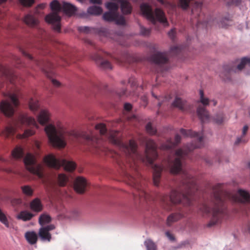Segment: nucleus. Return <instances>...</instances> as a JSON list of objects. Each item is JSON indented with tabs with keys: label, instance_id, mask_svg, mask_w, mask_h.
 <instances>
[{
	"label": "nucleus",
	"instance_id": "f257e3e1",
	"mask_svg": "<svg viewBox=\"0 0 250 250\" xmlns=\"http://www.w3.org/2000/svg\"><path fill=\"white\" fill-rule=\"evenodd\" d=\"M181 133L186 137H194L192 142L183 148L177 149L173 160H167V166L170 173L175 174L183 173L180 186L177 189H172L170 194H163L160 201L163 207L167 210L172 209V205L182 204L184 206H192L195 195L198 190L196 179L182 168V161L188 157V154L194 149L200 148L204 145L202 132H197L191 130L180 129Z\"/></svg>",
	"mask_w": 250,
	"mask_h": 250
},
{
	"label": "nucleus",
	"instance_id": "f03ea898",
	"mask_svg": "<svg viewBox=\"0 0 250 250\" xmlns=\"http://www.w3.org/2000/svg\"><path fill=\"white\" fill-rule=\"evenodd\" d=\"M95 128L99 131L101 136L104 137L109 142L118 147L121 153L119 154L120 157L126 164L125 167L129 168L134 173L133 174L136 178L138 174L141 175L138 171L139 161L151 166L153 169V184L155 186H159L163 167L154 164V160L158 157V153L157 146L152 140L143 138V142L146 144V148L145 155L142 156L138 153L137 146L134 140H130L128 143H124L119 138L118 131L113 130L107 132L105 125L103 123L97 125Z\"/></svg>",
	"mask_w": 250,
	"mask_h": 250
},
{
	"label": "nucleus",
	"instance_id": "7ed1b4c3",
	"mask_svg": "<svg viewBox=\"0 0 250 250\" xmlns=\"http://www.w3.org/2000/svg\"><path fill=\"white\" fill-rule=\"evenodd\" d=\"M229 200L234 202L250 203V195L246 190L240 189L236 194L225 191L223 184H217L212 187L211 204H203L199 208L204 216L209 217L207 227H211L220 224L226 215L225 201Z\"/></svg>",
	"mask_w": 250,
	"mask_h": 250
},
{
	"label": "nucleus",
	"instance_id": "20e7f679",
	"mask_svg": "<svg viewBox=\"0 0 250 250\" xmlns=\"http://www.w3.org/2000/svg\"><path fill=\"white\" fill-rule=\"evenodd\" d=\"M50 8L53 12L45 17V21L52 25L56 32L61 31V20L59 12L62 11L65 14L70 16L77 11V8L72 4L63 2L61 4L58 0H54L50 3Z\"/></svg>",
	"mask_w": 250,
	"mask_h": 250
},
{
	"label": "nucleus",
	"instance_id": "39448f33",
	"mask_svg": "<svg viewBox=\"0 0 250 250\" xmlns=\"http://www.w3.org/2000/svg\"><path fill=\"white\" fill-rule=\"evenodd\" d=\"M116 159L118 165L121 167L123 170H125V181L127 184L130 185L134 188L137 193H134L135 198H136V196H138L139 198L141 200H147L148 199L149 195L145 190L144 188L141 185L142 176L139 174H137V178L134 175L133 173H130L129 168H126L125 166L126 164L120 157L119 153H115Z\"/></svg>",
	"mask_w": 250,
	"mask_h": 250
},
{
	"label": "nucleus",
	"instance_id": "423d86ee",
	"mask_svg": "<svg viewBox=\"0 0 250 250\" xmlns=\"http://www.w3.org/2000/svg\"><path fill=\"white\" fill-rule=\"evenodd\" d=\"M140 10L142 15L153 24L158 21L164 24L165 26L168 25L165 13L161 9L156 8L153 11L149 4L143 3L140 5Z\"/></svg>",
	"mask_w": 250,
	"mask_h": 250
},
{
	"label": "nucleus",
	"instance_id": "0eeeda50",
	"mask_svg": "<svg viewBox=\"0 0 250 250\" xmlns=\"http://www.w3.org/2000/svg\"><path fill=\"white\" fill-rule=\"evenodd\" d=\"M44 130L48 138L50 143L54 146L63 148L66 146L64 140V131L62 128L57 129L52 124L47 125Z\"/></svg>",
	"mask_w": 250,
	"mask_h": 250
},
{
	"label": "nucleus",
	"instance_id": "6e6552de",
	"mask_svg": "<svg viewBox=\"0 0 250 250\" xmlns=\"http://www.w3.org/2000/svg\"><path fill=\"white\" fill-rule=\"evenodd\" d=\"M44 163L49 167L59 169L63 167L65 170L72 171L75 170L76 165L72 162L65 159H58L53 154H49L44 158Z\"/></svg>",
	"mask_w": 250,
	"mask_h": 250
},
{
	"label": "nucleus",
	"instance_id": "1a4fd4ad",
	"mask_svg": "<svg viewBox=\"0 0 250 250\" xmlns=\"http://www.w3.org/2000/svg\"><path fill=\"white\" fill-rule=\"evenodd\" d=\"M247 64H250V58L248 57L242 58L240 63L237 65V68L233 66L226 65L223 67V71L220 74V76L225 81L230 80V74L233 72H236L237 70H242Z\"/></svg>",
	"mask_w": 250,
	"mask_h": 250
},
{
	"label": "nucleus",
	"instance_id": "9d476101",
	"mask_svg": "<svg viewBox=\"0 0 250 250\" xmlns=\"http://www.w3.org/2000/svg\"><path fill=\"white\" fill-rule=\"evenodd\" d=\"M24 163L26 168L31 173L37 175L39 178L43 177L42 167L36 164L35 159L31 153H27L24 158Z\"/></svg>",
	"mask_w": 250,
	"mask_h": 250
},
{
	"label": "nucleus",
	"instance_id": "9b49d317",
	"mask_svg": "<svg viewBox=\"0 0 250 250\" xmlns=\"http://www.w3.org/2000/svg\"><path fill=\"white\" fill-rule=\"evenodd\" d=\"M199 94V102L203 104V106H198L197 109V113L198 117L201 120V122H205L208 121L209 119V114L208 111L206 109L205 106L208 105L209 100L208 98L204 97V92L202 90H200Z\"/></svg>",
	"mask_w": 250,
	"mask_h": 250
},
{
	"label": "nucleus",
	"instance_id": "f8f14e48",
	"mask_svg": "<svg viewBox=\"0 0 250 250\" xmlns=\"http://www.w3.org/2000/svg\"><path fill=\"white\" fill-rule=\"evenodd\" d=\"M150 59L158 67L157 72L163 71L166 70L167 68L165 66L168 61L166 53L158 52L152 55Z\"/></svg>",
	"mask_w": 250,
	"mask_h": 250
},
{
	"label": "nucleus",
	"instance_id": "ddd939ff",
	"mask_svg": "<svg viewBox=\"0 0 250 250\" xmlns=\"http://www.w3.org/2000/svg\"><path fill=\"white\" fill-rule=\"evenodd\" d=\"M42 69L46 76L51 79V82L54 86L59 87L61 85V83L59 81L52 78L54 71L53 64L51 62H47L45 66L42 67Z\"/></svg>",
	"mask_w": 250,
	"mask_h": 250
},
{
	"label": "nucleus",
	"instance_id": "4468645a",
	"mask_svg": "<svg viewBox=\"0 0 250 250\" xmlns=\"http://www.w3.org/2000/svg\"><path fill=\"white\" fill-rule=\"evenodd\" d=\"M87 186L86 179L82 177H78L75 181L74 188L77 192L82 194L85 192Z\"/></svg>",
	"mask_w": 250,
	"mask_h": 250
},
{
	"label": "nucleus",
	"instance_id": "2eb2a0df",
	"mask_svg": "<svg viewBox=\"0 0 250 250\" xmlns=\"http://www.w3.org/2000/svg\"><path fill=\"white\" fill-rule=\"evenodd\" d=\"M83 137L88 141H90L93 143L94 147L98 150L106 152L108 149L105 146H102L101 144V140L98 138L95 137L91 135L83 134Z\"/></svg>",
	"mask_w": 250,
	"mask_h": 250
},
{
	"label": "nucleus",
	"instance_id": "dca6fc26",
	"mask_svg": "<svg viewBox=\"0 0 250 250\" xmlns=\"http://www.w3.org/2000/svg\"><path fill=\"white\" fill-rule=\"evenodd\" d=\"M91 58L102 68L104 69H112V65L110 62L109 61L104 59L101 55L99 54H94Z\"/></svg>",
	"mask_w": 250,
	"mask_h": 250
},
{
	"label": "nucleus",
	"instance_id": "f3484780",
	"mask_svg": "<svg viewBox=\"0 0 250 250\" xmlns=\"http://www.w3.org/2000/svg\"><path fill=\"white\" fill-rule=\"evenodd\" d=\"M1 111L6 116L10 117L14 114V108L11 104L7 101H2L0 104Z\"/></svg>",
	"mask_w": 250,
	"mask_h": 250
},
{
	"label": "nucleus",
	"instance_id": "a211bd4d",
	"mask_svg": "<svg viewBox=\"0 0 250 250\" xmlns=\"http://www.w3.org/2000/svg\"><path fill=\"white\" fill-rule=\"evenodd\" d=\"M172 106L182 111H186L188 109L187 102L178 97H175L174 101L172 103Z\"/></svg>",
	"mask_w": 250,
	"mask_h": 250
},
{
	"label": "nucleus",
	"instance_id": "6ab92c4d",
	"mask_svg": "<svg viewBox=\"0 0 250 250\" xmlns=\"http://www.w3.org/2000/svg\"><path fill=\"white\" fill-rule=\"evenodd\" d=\"M181 140V138L180 136L178 134H176L175 136V140L174 142H172L171 140H168L165 144H162L160 148L163 150H169L175 146L178 145Z\"/></svg>",
	"mask_w": 250,
	"mask_h": 250
},
{
	"label": "nucleus",
	"instance_id": "aec40b11",
	"mask_svg": "<svg viewBox=\"0 0 250 250\" xmlns=\"http://www.w3.org/2000/svg\"><path fill=\"white\" fill-rule=\"evenodd\" d=\"M50 114L47 110H42L38 116V121L41 125H45L49 121Z\"/></svg>",
	"mask_w": 250,
	"mask_h": 250
},
{
	"label": "nucleus",
	"instance_id": "412c9836",
	"mask_svg": "<svg viewBox=\"0 0 250 250\" xmlns=\"http://www.w3.org/2000/svg\"><path fill=\"white\" fill-rule=\"evenodd\" d=\"M181 213H173L169 215L166 220V225L170 227L174 223L177 222L183 217Z\"/></svg>",
	"mask_w": 250,
	"mask_h": 250
},
{
	"label": "nucleus",
	"instance_id": "4be33fe9",
	"mask_svg": "<svg viewBox=\"0 0 250 250\" xmlns=\"http://www.w3.org/2000/svg\"><path fill=\"white\" fill-rule=\"evenodd\" d=\"M30 207L32 211L36 212H40L42 209V205L38 198L34 199L30 202Z\"/></svg>",
	"mask_w": 250,
	"mask_h": 250
},
{
	"label": "nucleus",
	"instance_id": "5701e85b",
	"mask_svg": "<svg viewBox=\"0 0 250 250\" xmlns=\"http://www.w3.org/2000/svg\"><path fill=\"white\" fill-rule=\"evenodd\" d=\"M20 122L22 125H31L36 128L38 127V124L34 118L31 117L23 115L20 118Z\"/></svg>",
	"mask_w": 250,
	"mask_h": 250
},
{
	"label": "nucleus",
	"instance_id": "b1692460",
	"mask_svg": "<svg viewBox=\"0 0 250 250\" xmlns=\"http://www.w3.org/2000/svg\"><path fill=\"white\" fill-rule=\"evenodd\" d=\"M121 9L124 14H130L132 11V7L130 3L127 0H121Z\"/></svg>",
	"mask_w": 250,
	"mask_h": 250
},
{
	"label": "nucleus",
	"instance_id": "393cba45",
	"mask_svg": "<svg viewBox=\"0 0 250 250\" xmlns=\"http://www.w3.org/2000/svg\"><path fill=\"white\" fill-rule=\"evenodd\" d=\"M24 22L29 26L34 27L37 25L38 20L34 16L27 14L24 17Z\"/></svg>",
	"mask_w": 250,
	"mask_h": 250
},
{
	"label": "nucleus",
	"instance_id": "a878e982",
	"mask_svg": "<svg viewBox=\"0 0 250 250\" xmlns=\"http://www.w3.org/2000/svg\"><path fill=\"white\" fill-rule=\"evenodd\" d=\"M25 237L27 242L31 245L36 243L38 239L37 234L34 231H28L25 234Z\"/></svg>",
	"mask_w": 250,
	"mask_h": 250
},
{
	"label": "nucleus",
	"instance_id": "bb28decb",
	"mask_svg": "<svg viewBox=\"0 0 250 250\" xmlns=\"http://www.w3.org/2000/svg\"><path fill=\"white\" fill-rule=\"evenodd\" d=\"M16 131V128L13 126H8L2 131L1 135L6 138L14 136Z\"/></svg>",
	"mask_w": 250,
	"mask_h": 250
},
{
	"label": "nucleus",
	"instance_id": "cd10ccee",
	"mask_svg": "<svg viewBox=\"0 0 250 250\" xmlns=\"http://www.w3.org/2000/svg\"><path fill=\"white\" fill-rule=\"evenodd\" d=\"M39 235L41 239L43 241L47 240L49 242L51 240V234L47 231V230H46L45 228H42L40 229Z\"/></svg>",
	"mask_w": 250,
	"mask_h": 250
},
{
	"label": "nucleus",
	"instance_id": "c85d7f7f",
	"mask_svg": "<svg viewBox=\"0 0 250 250\" xmlns=\"http://www.w3.org/2000/svg\"><path fill=\"white\" fill-rule=\"evenodd\" d=\"M104 20L108 21H112L116 20L118 18V13L111 11L107 12L103 15Z\"/></svg>",
	"mask_w": 250,
	"mask_h": 250
},
{
	"label": "nucleus",
	"instance_id": "c756f323",
	"mask_svg": "<svg viewBox=\"0 0 250 250\" xmlns=\"http://www.w3.org/2000/svg\"><path fill=\"white\" fill-rule=\"evenodd\" d=\"M33 216L34 215L28 211H22L19 214L18 218L26 221L31 220Z\"/></svg>",
	"mask_w": 250,
	"mask_h": 250
},
{
	"label": "nucleus",
	"instance_id": "7c9ffc66",
	"mask_svg": "<svg viewBox=\"0 0 250 250\" xmlns=\"http://www.w3.org/2000/svg\"><path fill=\"white\" fill-rule=\"evenodd\" d=\"M87 12L90 15H99L102 13L103 9L99 6H91L88 8Z\"/></svg>",
	"mask_w": 250,
	"mask_h": 250
},
{
	"label": "nucleus",
	"instance_id": "2f4dec72",
	"mask_svg": "<svg viewBox=\"0 0 250 250\" xmlns=\"http://www.w3.org/2000/svg\"><path fill=\"white\" fill-rule=\"evenodd\" d=\"M24 155L23 150L22 148L17 146L12 152V155L15 159H21Z\"/></svg>",
	"mask_w": 250,
	"mask_h": 250
},
{
	"label": "nucleus",
	"instance_id": "473e14b6",
	"mask_svg": "<svg viewBox=\"0 0 250 250\" xmlns=\"http://www.w3.org/2000/svg\"><path fill=\"white\" fill-rule=\"evenodd\" d=\"M21 189L22 193L26 196L31 197L33 194V189L28 185L22 186Z\"/></svg>",
	"mask_w": 250,
	"mask_h": 250
},
{
	"label": "nucleus",
	"instance_id": "72a5a7b5",
	"mask_svg": "<svg viewBox=\"0 0 250 250\" xmlns=\"http://www.w3.org/2000/svg\"><path fill=\"white\" fill-rule=\"evenodd\" d=\"M230 20L229 18H222L217 20V22L218 26L220 27L226 28L229 25Z\"/></svg>",
	"mask_w": 250,
	"mask_h": 250
},
{
	"label": "nucleus",
	"instance_id": "f704fd0d",
	"mask_svg": "<svg viewBox=\"0 0 250 250\" xmlns=\"http://www.w3.org/2000/svg\"><path fill=\"white\" fill-rule=\"evenodd\" d=\"M51 221V217L47 214H42L39 219V222L40 225H43L45 224L49 223Z\"/></svg>",
	"mask_w": 250,
	"mask_h": 250
},
{
	"label": "nucleus",
	"instance_id": "c9c22d12",
	"mask_svg": "<svg viewBox=\"0 0 250 250\" xmlns=\"http://www.w3.org/2000/svg\"><path fill=\"white\" fill-rule=\"evenodd\" d=\"M29 106L30 110L32 111H37L39 108L38 101L36 100L31 99L29 102Z\"/></svg>",
	"mask_w": 250,
	"mask_h": 250
},
{
	"label": "nucleus",
	"instance_id": "e433bc0d",
	"mask_svg": "<svg viewBox=\"0 0 250 250\" xmlns=\"http://www.w3.org/2000/svg\"><path fill=\"white\" fill-rule=\"evenodd\" d=\"M213 120L218 125L223 124L225 120L224 114L223 113L216 114L213 117Z\"/></svg>",
	"mask_w": 250,
	"mask_h": 250
},
{
	"label": "nucleus",
	"instance_id": "4c0bfd02",
	"mask_svg": "<svg viewBox=\"0 0 250 250\" xmlns=\"http://www.w3.org/2000/svg\"><path fill=\"white\" fill-rule=\"evenodd\" d=\"M152 95L153 97L155 98L158 101V105L160 107L162 105H163L165 103H167L168 101L170 99V96H166L165 97H157L153 92H152Z\"/></svg>",
	"mask_w": 250,
	"mask_h": 250
},
{
	"label": "nucleus",
	"instance_id": "58836bf2",
	"mask_svg": "<svg viewBox=\"0 0 250 250\" xmlns=\"http://www.w3.org/2000/svg\"><path fill=\"white\" fill-rule=\"evenodd\" d=\"M105 7L107 9H108L110 11L113 12L117 13V11L119 8V6L117 4L112 2H108L105 4Z\"/></svg>",
	"mask_w": 250,
	"mask_h": 250
},
{
	"label": "nucleus",
	"instance_id": "ea45409f",
	"mask_svg": "<svg viewBox=\"0 0 250 250\" xmlns=\"http://www.w3.org/2000/svg\"><path fill=\"white\" fill-rule=\"evenodd\" d=\"M58 181L60 186H64L68 181V178L64 174H60Z\"/></svg>",
	"mask_w": 250,
	"mask_h": 250
},
{
	"label": "nucleus",
	"instance_id": "a19ab883",
	"mask_svg": "<svg viewBox=\"0 0 250 250\" xmlns=\"http://www.w3.org/2000/svg\"><path fill=\"white\" fill-rule=\"evenodd\" d=\"M0 222L2 223L6 228H10V225L7 218L5 214L0 208Z\"/></svg>",
	"mask_w": 250,
	"mask_h": 250
},
{
	"label": "nucleus",
	"instance_id": "79ce46f5",
	"mask_svg": "<svg viewBox=\"0 0 250 250\" xmlns=\"http://www.w3.org/2000/svg\"><path fill=\"white\" fill-rule=\"evenodd\" d=\"M145 246L147 250H156L157 246L156 244L150 239H147L145 242Z\"/></svg>",
	"mask_w": 250,
	"mask_h": 250
},
{
	"label": "nucleus",
	"instance_id": "37998d69",
	"mask_svg": "<svg viewBox=\"0 0 250 250\" xmlns=\"http://www.w3.org/2000/svg\"><path fill=\"white\" fill-rule=\"evenodd\" d=\"M7 96L9 98V99L11 100L12 104L14 106H17L19 104V101L17 98V96L16 94H12L11 93H8L7 94Z\"/></svg>",
	"mask_w": 250,
	"mask_h": 250
},
{
	"label": "nucleus",
	"instance_id": "c03bdc74",
	"mask_svg": "<svg viewBox=\"0 0 250 250\" xmlns=\"http://www.w3.org/2000/svg\"><path fill=\"white\" fill-rule=\"evenodd\" d=\"M146 129L147 132L151 135H154L156 133V129L152 127L150 123L147 124L146 126Z\"/></svg>",
	"mask_w": 250,
	"mask_h": 250
},
{
	"label": "nucleus",
	"instance_id": "a18cd8bd",
	"mask_svg": "<svg viewBox=\"0 0 250 250\" xmlns=\"http://www.w3.org/2000/svg\"><path fill=\"white\" fill-rule=\"evenodd\" d=\"M151 33V29L146 28L143 26H140V34L144 36H148Z\"/></svg>",
	"mask_w": 250,
	"mask_h": 250
},
{
	"label": "nucleus",
	"instance_id": "49530a36",
	"mask_svg": "<svg viewBox=\"0 0 250 250\" xmlns=\"http://www.w3.org/2000/svg\"><path fill=\"white\" fill-rule=\"evenodd\" d=\"M81 215V213L79 210H73L71 212L70 217L74 220L78 219Z\"/></svg>",
	"mask_w": 250,
	"mask_h": 250
},
{
	"label": "nucleus",
	"instance_id": "de8ad7c7",
	"mask_svg": "<svg viewBox=\"0 0 250 250\" xmlns=\"http://www.w3.org/2000/svg\"><path fill=\"white\" fill-rule=\"evenodd\" d=\"M78 30L81 32L87 34L92 32L93 29L87 26H81L78 27Z\"/></svg>",
	"mask_w": 250,
	"mask_h": 250
},
{
	"label": "nucleus",
	"instance_id": "09e8293b",
	"mask_svg": "<svg viewBox=\"0 0 250 250\" xmlns=\"http://www.w3.org/2000/svg\"><path fill=\"white\" fill-rule=\"evenodd\" d=\"M35 133V131L32 129H26L24 131V133L21 135H20V138H26L29 136L33 135Z\"/></svg>",
	"mask_w": 250,
	"mask_h": 250
},
{
	"label": "nucleus",
	"instance_id": "8fccbe9b",
	"mask_svg": "<svg viewBox=\"0 0 250 250\" xmlns=\"http://www.w3.org/2000/svg\"><path fill=\"white\" fill-rule=\"evenodd\" d=\"M20 3L26 7L31 6L34 2V0H19Z\"/></svg>",
	"mask_w": 250,
	"mask_h": 250
},
{
	"label": "nucleus",
	"instance_id": "3c124183",
	"mask_svg": "<svg viewBox=\"0 0 250 250\" xmlns=\"http://www.w3.org/2000/svg\"><path fill=\"white\" fill-rule=\"evenodd\" d=\"M170 51L171 53L177 55L181 52V48L178 46H173L171 47Z\"/></svg>",
	"mask_w": 250,
	"mask_h": 250
},
{
	"label": "nucleus",
	"instance_id": "603ef678",
	"mask_svg": "<svg viewBox=\"0 0 250 250\" xmlns=\"http://www.w3.org/2000/svg\"><path fill=\"white\" fill-rule=\"evenodd\" d=\"M202 6V3H201L200 2H195V4H194V7L192 8V9H191V12H192V14H194L195 11L196 10L198 11H201Z\"/></svg>",
	"mask_w": 250,
	"mask_h": 250
},
{
	"label": "nucleus",
	"instance_id": "864d4df0",
	"mask_svg": "<svg viewBox=\"0 0 250 250\" xmlns=\"http://www.w3.org/2000/svg\"><path fill=\"white\" fill-rule=\"evenodd\" d=\"M128 83L132 87H136L137 85L136 79L134 77H130L128 79Z\"/></svg>",
	"mask_w": 250,
	"mask_h": 250
},
{
	"label": "nucleus",
	"instance_id": "5fc2aeb1",
	"mask_svg": "<svg viewBox=\"0 0 250 250\" xmlns=\"http://www.w3.org/2000/svg\"><path fill=\"white\" fill-rule=\"evenodd\" d=\"M157 1L166 7L173 6L171 3H170L169 2L167 1L166 0H157Z\"/></svg>",
	"mask_w": 250,
	"mask_h": 250
},
{
	"label": "nucleus",
	"instance_id": "6e6d98bb",
	"mask_svg": "<svg viewBox=\"0 0 250 250\" xmlns=\"http://www.w3.org/2000/svg\"><path fill=\"white\" fill-rule=\"evenodd\" d=\"M176 35V30L175 28L172 29L168 33L169 37L172 40H174Z\"/></svg>",
	"mask_w": 250,
	"mask_h": 250
},
{
	"label": "nucleus",
	"instance_id": "4d7b16f0",
	"mask_svg": "<svg viewBox=\"0 0 250 250\" xmlns=\"http://www.w3.org/2000/svg\"><path fill=\"white\" fill-rule=\"evenodd\" d=\"M116 21H117V22L118 24H120L121 25H124L125 23V18L122 16L119 18L118 17Z\"/></svg>",
	"mask_w": 250,
	"mask_h": 250
},
{
	"label": "nucleus",
	"instance_id": "13d9d810",
	"mask_svg": "<svg viewBox=\"0 0 250 250\" xmlns=\"http://www.w3.org/2000/svg\"><path fill=\"white\" fill-rule=\"evenodd\" d=\"M205 160L207 163L210 165L213 164L214 162L216 161H218V162H220V161L219 157L218 158H216L215 159H213L211 161L208 160V159H205Z\"/></svg>",
	"mask_w": 250,
	"mask_h": 250
},
{
	"label": "nucleus",
	"instance_id": "bf43d9fd",
	"mask_svg": "<svg viewBox=\"0 0 250 250\" xmlns=\"http://www.w3.org/2000/svg\"><path fill=\"white\" fill-rule=\"evenodd\" d=\"M22 54L30 60H34L33 57L24 50H21Z\"/></svg>",
	"mask_w": 250,
	"mask_h": 250
},
{
	"label": "nucleus",
	"instance_id": "052dcab7",
	"mask_svg": "<svg viewBox=\"0 0 250 250\" xmlns=\"http://www.w3.org/2000/svg\"><path fill=\"white\" fill-rule=\"evenodd\" d=\"M141 101L143 102V105L146 107L147 103V96L146 95L142 96L141 97Z\"/></svg>",
	"mask_w": 250,
	"mask_h": 250
},
{
	"label": "nucleus",
	"instance_id": "680f3d73",
	"mask_svg": "<svg viewBox=\"0 0 250 250\" xmlns=\"http://www.w3.org/2000/svg\"><path fill=\"white\" fill-rule=\"evenodd\" d=\"M43 228H45V229L47 230V231L49 232V231L55 229V227L54 225L51 224V225H48L45 227H43Z\"/></svg>",
	"mask_w": 250,
	"mask_h": 250
},
{
	"label": "nucleus",
	"instance_id": "e2e57ef3",
	"mask_svg": "<svg viewBox=\"0 0 250 250\" xmlns=\"http://www.w3.org/2000/svg\"><path fill=\"white\" fill-rule=\"evenodd\" d=\"M166 235L169 238L171 241L174 240L175 238L174 236L171 234L169 231H167L166 232Z\"/></svg>",
	"mask_w": 250,
	"mask_h": 250
},
{
	"label": "nucleus",
	"instance_id": "0e129e2a",
	"mask_svg": "<svg viewBox=\"0 0 250 250\" xmlns=\"http://www.w3.org/2000/svg\"><path fill=\"white\" fill-rule=\"evenodd\" d=\"M124 108L127 111H129L131 109L132 106L129 103H125L124 104Z\"/></svg>",
	"mask_w": 250,
	"mask_h": 250
},
{
	"label": "nucleus",
	"instance_id": "69168bd1",
	"mask_svg": "<svg viewBox=\"0 0 250 250\" xmlns=\"http://www.w3.org/2000/svg\"><path fill=\"white\" fill-rule=\"evenodd\" d=\"M248 128H249V127L247 125H245L243 127V130H242V135H243V136H245L246 134V133H247V131L248 130Z\"/></svg>",
	"mask_w": 250,
	"mask_h": 250
},
{
	"label": "nucleus",
	"instance_id": "338daca9",
	"mask_svg": "<svg viewBox=\"0 0 250 250\" xmlns=\"http://www.w3.org/2000/svg\"><path fill=\"white\" fill-rule=\"evenodd\" d=\"M90 2L92 3L101 4L102 3V0H89Z\"/></svg>",
	"mask_w": 250,
	"mask_h": 250
},
{
	"label": "nucleus",
	"instance_id": "774afa93",
	"mask_svg": "<svg viewBox=\"0 0 250 250\" xmlns=\"http://www.w3.org/2000/svg\"><path fill=\"white\" fill-rule=\"evenodd\" d=\"M35 146L37 149H39L41 147L40 143L38 141H35Z\"/></svg>",
	"mask_w": 250,
	"mask_h": 250
}]
</instances>
